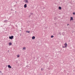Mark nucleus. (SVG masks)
<instances>
[{
	"instance_id": "nucleus-18",
	"label": "nucleus",
	"mask_w": 75,
	"mask_h": 75,
	"mask_svg": "<svg viewBox=\"0 0 75 75\" xmlns=\"http://www.w3.org/2000/svg\"><path fill=\"white\" fill-rule=\"evenodd\" d=\"M30 14L31 15H33V13H31Z\"/></svg>"
},
{
	"instance_id": "nucleus-28",
	"label": "nucleus",
	"mask_w": 75,
	"mask_h": 75,
	"mask_svg": "<svg viewBox=\"0 0 75 75\" xmlns=\"http://www.w3.org/2000/svg\"><path fill=\"white\" fill-rule=\"evenodd\" d=\"M15 12L16 13V11H15Z\"/></svg>"
},
{
	"instance_id": "nucleus-2",
	"label": "nucleus",
	"mask_w": 75,
	"mask_h": 75,
	"mask_svg": "<svg viewBox=\"0 0 75 75\" xmlns=\"http://www.w3.org/2000/svg\"><path fill=\"white\" fill-rule=\"evenodd\" d=\"M64 45H65V46H63L62 47L63 48H65V47H67V43H66L65 44H64Z\"/></svg>"
},
{
	"instance_id": "nucleus-9",
	"label": "nucleus",
	"mask_w": 75,
	"mask_h": 75,
	"mask_svg": "<svg viewBox=\"0 0 75 75\" xmlns=\"http://www.w3.org/2000/svg\"><path fill=\"white\" fill-rule=\"evenodd\" d=\"M62 7H61V6H59V10H62Z\"/></svg>"
},
{
	"instance_id": "nucleus-10",
	"label": "nucleus",
	"mask_w": 75,
	"mask_h": 75,
	"mask_svg": "<svg viewBox=\"0 0 75 75\" xmlns=\"http://www.w3.org/2000/svg\"><path fill=\"white\" fill-rule=\"evenodd\" d=\"M7 20H5V21H4V22H3L4 23H7Z\"/></svg>"
},
{
	"instance_id": "nucleus-14",
	"label": "nucleus",
	"mask_w": 75,
	"mask_h": 75,
	"mask_svg": "<svg viewBox=\"0 0 75 75\" xmlns=\"http://www.w3.org/2000/svg\"><path fill=\"white\" fill-rule=\"evenodd\" d=\"M17 57L18 58L20 57V55L18 54L17 55Z\"/></svg>"
},
{
	"instance_id": "nucleus-11",
	"label": "nucleus",
	"mask_w": 75,
	"mask_h": 75,
	"mask_svg": "<svg viewBox=\"0 0 75 75\" xmlns=\"http://www.w3.org/2000/svg\"><path fill=\"white\" fill-rule=\"evenodd\" d=\"M65 34V33L64 32H63L62 33V35L64 36Z\"/></svg>"
},
{
	"instance_id": "nucleus-21",
	"label": "nucleus",
	"mask_w": 75,
	"mask_h": 75,
	"mask_svg": "<svg viewBox=\"0 0 75 75\" xmlns=\"http://www.w3.org/2000/svg\"><path fill=\"white\" fill-rule=\"evenodd\" d=\"M69 25V24H67V26H68Z\"/></svg>"
},
{
	"instance_id": "nucleus-12",
	"label": "nucleus",
	"mask_w": 75,
	"mask_h": 75,
	"mask_svg": "<svg viewBox=\"0 0 75 75\" xmlns=\"http://www.w3.org/2000/svg\"><path fill=\"white\" fill-rule=\"evenodd\" d=\"M23 50H26V47H23Z\"/></svg>"
},
{
	"instance_id": "nucleus-26",
	"label": "nucleus",
	"mask_w": 75,
	"mask_h": 75,
	"mask_svg": "<svg viewBox=\"0 0 75 75\" xmlns=\"http://www.w3.org/2000/svg\"><path fill=\"white\" fill-rule=\"evenodd\" d=\"M54 20H56V19L54 18Z\"/></svg>"
},
{
	"instance_id": "nucleus-5",
	"label": "nucleus",
	"mask_w": 75,
	"mask_h": 75,
	"mask_svg": "<svg viewBox=\"0 0 75 75\" xmlns=\"http://www.w3.org/2000/svg\"><path fill=\"white\" fill-rule=\"evenodd\" d=\"M8 67L9 68H12V67L10 66V65H8Z\"/></svg>"
},
{
	"instance_id": "nucleus-15",
	"label": "nucleus",
	"mask_w": 75,
	"mask_h": 75,
	"mask_svg": "<svg viewBox=\"0 0 75 75\" xmlns=\"http://www.w3.org/2000/svg\"><path fill=\"white\" fill-rule=\"evenodd\" d=\"M54 36L53 35H52L51 36V38H53Z\"/></svg>"
},
{
	"instance_id": "nucleus-1",
	"label": "nucleus",
	"mask_w": 75,
	"mask_h": 75,
	"mask_svg": "<svg viewBox=\"0 0 75 75\" xmlns=\"http://www.w3.org/2000/svg\"><path fill=\"white\" fill-rule=\"evenodd\" d=\"M9 39L11 40H12L14 39V36H11L9 37Z\"/></svg>"
},
{
	"instance_id": "nucleus-17",
	"label": "nucleus",
	"mask_w": 75,
	"mask_h": 75,
	"mask_svg": "<svg viewBox=\"0 0 75 75\" xmlns=\"http://www.w3.org/2000/svg\"><path fill=\"white\" fill-rule=\"evenodd\" d=\"M73 14L74 15H75V12H73Z\"/></svg>"
},
{
	"instance_id": "nucleus-8",
	"label": "nucleus",
	"mask_w": 75,
	"mask_h": 75,
	"mask_svg": "<svg viewBox=\"0 0 75 75\" xmlns=\"http://www.w3.org/2000/svg\"><path fill=\"white\" fill-rule=\"evenodd\" d=\"M35 37L33 36V37H32V39L33 40H34V39H35Z\"/></svg>"
},
{
	"instance_id": "nucleus-30",
	"label": "nucleus",
	"mask_w": 75,
	"mask_h": 75,
	"mask_svg": "<svg viewBox=\"0 0 75 75\" xmlns=\"http://www.w3.org/2000/svg\"><path fill=\"white\" fill-rule=\"evenodd\" d=\"M13 9H11V10H12Z\"/></svg>"
},
{
	"instance_id": "nucleus-25",
	"label": "nucleus",
	"mask_w": 75,
	"mask_h": 75,
	"mask_svg": "<svg viewBox=\"0 0 75 75\" xmlns=\"http://www.w3.org/2000/svg\"><path fill=\"white\" fill-rule=\"evenodd\" d=\"M45 8V7H44L43 8V9H44Z\"/></svg>"
},
{
	"instance_id": "nucleus-6",
	"label": "nucleus",
	"mask_w": 75,
	"mask_h": 75,
	"mask_svg": "<svg viewBox=\"0 0 75 75\" xmlns=\"http://www.w3.org/2000/svg\"><path fill=\"white\" fill-rule=\"evenodd\" d=\"M24 1L26 3H28V0H24Z\"/></svg>"
},
{
	"instance_id": "nucleus-27",
	"label": "nucleus",
	"mask_w": 75,
	"mask_h": 75,
	"mask_svg": "<svg viewBox=\"0 0 75 75\" xmlns=\"http://www.w3.org/2000/svg\"><path fill=\"white\" fill-rule=\"evenodd\" d=\"M20 35L21 36V34H20Z\"/></svg>"
},
{
	"instance_id": "nucleus-4",
	"label": "nucleus",
	"mask_w": 75,
	"mask_h": 75,
	"mask_svg": "<svg viewBox=\"0 0 75 75\" xmlns=\"http://www.w3.org/2000/svg\"><path fill=\"white\" fill-rule=\"evenodd\" d=\"M27 7V4H25L24 6V8H26Z\"/></svg>"
},
{
	"instance_id": "nucleus-22",
	"label": "nucleus",
	"mask_w": 75,
	"mask_h": 75,
	"mask_svg": "<svg viewBox=\"0 0 75 75\" xmlns=\"http://www.w3.org/2000/svg\"><path fill=\"white\" fill-rule=\"evenodd\" d=\"M9 51H10L9 50H8L7 51V52H9Z\"/></svg>"
},
{
	"instance_id": "nucleus-7",
	"label": "nucleus",
	"mask_w": 75,
	"mask_h": 75,
	"mask_svg": "<svg viewBox=\"0 0 75 75\" xmlns=\"http://www.w3.org/2000/svg\"><path fill=\"white\" fill-rule=\"evenodd\" d=\"M12 44L11 42H9L8 43V45L9 46H11V45H12Z\"/></svg>"
},
{
	"instance_id": "nucleus-24",
	"label": "nucleus",
	"mask_w": 75,
	"mask_h": 75,
	"mask_svg": "<svg viewBox=\"0 0 75 75\" xmlns=\"http://www.w3.org/2000/svg\"><path fill=\"white\" fill-rule=\"evenodd\" d=\"M27 64L28 63V62H27Z\"/></svg>"
},
{
	"instance_id": "nucleus-20",
	"label": "nucleus",
	"mask_w": 75,
	"mask_h": 75,
	"mask_svg": "<svg viewBox=\"0 0 75 75\" xmlns=\"http://www.w3.org/2000/svg\"><path fill=\"white\" fill-rule=\"evenodd\" d=\"M29 67V66H28V65H27L26 66V67Z\"/></svg>"
},
{
	"instance_id": "nucleus-29",
	"label": "nucleus",
	"mask_w": 75,
	"mask_h": 75,
	"mask_svg": "<svg viewBox=\"0 0 75 75\" xmlns=\"http://www.w3.org/2000/svg\"><path fill=\"white\" fill-rule=\"evenodd\" d=\"M30 16H29V17H30Z\"/></svg>"
},
{
	"instance_id": "nucleus-3",
	"label": "nucleus",
	"mask_w": 75,
	"mask_h": 75,
	"mask_svg": "<svg viewBox=\"0 0 75 75\" xmlns=\"http://www.w3.org/2000/svg\"><path fill=\"white\" fill-rule=\"evenodd\" d=\"M73 20H74L73 18L72 17V16H71L70 17V21H73Z\"/></svg>"
},
{
	"instance_id": "nucleus-31",
	"label": "nucleus",
	"mask_w": 75,
	"mask_h": 75,
	"mask_svg": "<svg viewBox=\"0 0 75 75\" xmlns=\"http://www.w3.org/2000/svg\"><path fill=\"white\" fill-rule=\"evenodd\" d=\"M16 5H15V6H16Z\"/></svg>"
},
{
	"instance_id": "nucleus-16",
	"label": "nucleus",
	"mask_w": 75,
	"mask_h": 75,
	"mask_svg": "<svg viewBox=\"0 0 75 75\" xmlns=\"http://www.w3.org/2000/svg\"><path fill=\"white\" fill-rule=\"evenodd\" d=\"M43 70H44V69H43L42 68H41V70L42 71H43Z\"/></svg>"
},
{
	"instance_id": "nucleus-23",
	"label": "nucleus",
	"mask_w": 75,
	"mask_h": 75,
	"mask_svg": "<svg viewBox=\"0 0 75 75\" xmlns=\"http://www.w3.org/2000/svg\"><path fill=\"white\" fill-rule=\"evenodd\" d=\"M1 73V71H0V73Z\"/></svg>"
},
{
	"instance_id": "nucleus-13",
	"label": "nucleus",
	"mask_w": 75,
	"mask_h": 75,
	"mask_svg": "<svg viewBox=\"0 0 75 75\" xmlns=\"http://www.w3.org/2000/svg\"><path fill=\"white\" fill-rule=\"evenodd\" d=\"M26 32L28 33H30V31H25Z\"/></svg>"
},
{
	"instance_id": "nucleus-19",
	"label": "nucleus",
	"mask_w": 75,
	"mask_h": 75,
	"mask_svg": "<svg viewBox=\"0 0 75 75\" xmlns=\"http://www.w3.org/2000/svg\"><path fill=\"white\" fill-rule=\"evenodd\" d=\"M59 35H61V33H60V32L59 33Z\"/></svg>"
}]
</instances>
